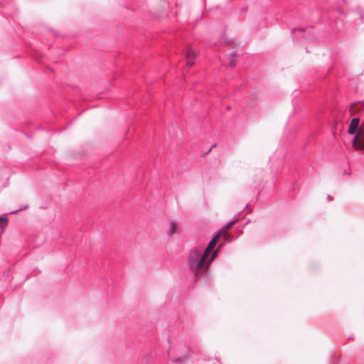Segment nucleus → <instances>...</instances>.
<instances>
[{"mask_svg":"<svg viewBox=\"0 0 364 364\" xmlns=\"http://www.w3.org/2000/svg\"><path fill=\"white\" fill-rule=\"evenodd\" d=\"M218 254V251L213 252L209 257L201 254L198 250L191 251L188 257L189 265L195 275L198 277L204 274L208 269L210 264L214 260Z\"/></svg>","mask_w":364,"mask_h":364,"instance_id":"obj_1","label":"nucleus"},{"mask_svg":"<svg viewBox=\"0 0 364 364\" xmlns=\"http://www.w3.org/2000/svg\"><path fill=\"white\" fill-rule=\"evenodd\" d=\"M353 146L358 150H364V129H358L353 140Z\"/></svg>","mask_w":364,"mask_h":364,"instance_id":"obj_2","label":"nucleus"},{"mask_svg":"<svg viewBox=\"0 0 364 364\" xmlns=\"http://www.w3.org/2000/svg\"><path fill=\"white\" fill-rule=\"evenodd\" d=\"M220 237V234H217L211 240L210 242L208 243L207 247L205 248V251H204V254L205 255H208L210 257V254L211 252V251L213 250V249L215 247L216 243L218 242V239Z\"/></svg>","mask_w":364,"mask_h":364,"instance_id":"obj_3","label":"nucleus"},{"mask_svg":"<svg viewBox=\"0 0 364 364\" xmlns=\"http://www.w3.org/2000/svg\"><path fill=\"white\" fill-rule=\"evenodd\" d=\"M360 119L359 118H353L348 127V133L349 134H354L357 131L359 126Z\"/></svg>","mask_w":364,"mask_h":364,"instance_id":"obj_4","label":"nucleus"},{"mask_svg":"<svg viewBox=\"0 0 364 364\" xmlns=\"http://www.w3.org/2000/svg\"><path fill=\"white\" fill-rule=\"evenodd\" d=\"M234 224V222H231L230 223H228V225H226L223 228V230H221L220 231V232L218 234H220V237H223L225 239H226L228 237V232L227 231L231 228V227L232 226V225Z\"/></svg>","mask_w":364,"mask_h":364,"instance_id":"obj_5","label":"nucleus"},{"mask_svg":"<svg viewBox=\"0 0 364 364\" xmlns=\"http://www.w3.org/2000/svg\"><path fill=\"white\" fill-rule=\"evenodd\" d=\"M176 231H177L176 223L174 222L171 223L168 230V235H170V236L173 235L176 232Z\"/></svg>","mask_w":364,"mask_h":364,"instance_id":"obj_6","label":"nucleus"},{"mask_svg":"<svg viewBox=\"0 0 364 364\" xmlns=\"http://www.w3.org/2000/svg\"><path fill=\"white\" fill-rule=\"evenodd\" d=\"M197 55L198 54L196 52H195L194 50H193L191 48H188L186 51V58L193 59L194 58H196L197 56Z\"/></svg>","mask_w":364,"mask_h":364,"instance_id":"obj_7","label":"nucleus"},{"mask_svg":"<svg viewBox=\"0 0 364 364\" xmlns=\"http://www.w3.org/2000/svg\"><path fill=\"white\" fill-rule=\"evenodd\" d=\"M0 223H1V226L4 228L7 225V220L5 218L0 217Z\"/></svg>","mask_w":364,"mask_h":364,"instance_id":"obj_8","label":"nucleus"},{"mask_svg":"<svg viewBox=\"0 0 364 364\" xmlns=\"http://www.w3.org/2000/svg\"><path fill=\"white\" fill-rule=\"evenodd\" d=\"M194 65V61L193 59L187 58V65L188 66H193Z\"/></svg>","mask_w":364,"mask_h":364,"instance_id":"obj_9","label":"nucleus"},{"mask_svg":"<svg viewBox=\"0 0 364 364\" xmlns=\"http://www.w3.org/2000/svg\"><path fill=\"white\" fill-rule=\"evenodd\" d=\"M355 106H356L355 103L351 104V105H350V112H351V115L354 114V111L353 110H354V108H355Z\"/></svg>","mask_w":364,"mask_h":364,"instance_id":"obj_10","label":"nucleus"},{"mask_svg":"<svg viewBox=\"0 0 364 364\" xmlns=\"http://www.w3.org/2000/svg\"><path fill=\"white\" fill-rule=\"evenodd\" d=\"M181 360V359H177L176 361L178 362H180Z\"/></svg>","mask_w":364,"mask_h":364,"instance_id":"obj_11","label":"nucleus"}]
</instances>
